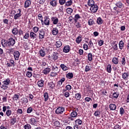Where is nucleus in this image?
<instances>
[{"label":"nucleus","instance_id":"nucleus-23","mask_svg":"<svg viewBox=\"0 0 129 129\" xmlns=\"http://www.w3.org/2000/svg\"><path fill=\"white\" fill-rule=\"evenodd\" d=\"M71 88H72L71 85H67L66 86V89H63L62 90L63 93H64V92H66V91H67V90H68L69 91L71 90Z\"/></svg>","mask_w":129,"mask_h":129},{"label":"nucleus","instance_id":"nucleus-14","mask_svg":"<svg viewBox=\"0 0 129 129\" xmlns=\"http://www.w3.org/2000/svg\"><path fill=\"white\" fill-rule=\"evenodd\" d=\"M49 4L51 7H53V8H56L57 7V5H58L57 0H51L49 2Z\"/></svg>","mask_w":129,"mask_h":129},{"label":"nucleus","instance_id":"nucleus-39","mask_svg":"<svg viewBox=\"0 0 129 129\" xmlns=\"http://www.w3.org/2000/svg\"><path fill=\"white\" fill-rule=\"evenodd\" d=\"M30 123L32 125H35V124H36V119H35V118H31L30 119Z\"/></svg>","mask_w":129,"mask_h":129},{"label":"nucleus","instance_id":"nucleus-6","mask_svg":"<svg viewBox=\"0 0 129 129\" xmlns=\"http://www.w3.org/2000/svg\"><path fill=\"white\" fill-rule=\"evenodd\" d=\"M65 108L63 107H58L55 110L56 114H62L64 112Z\"/></svg>","mask_w":129,"mask_h":129},{"label":"nucleus","instance_id":"nucleus-46","mask_svg":"<svg viewBox=\"0 0 129 129\" xmlns=\"http://www.w3.org/2000/svg\"><path fill=\"white\" fill-rule=\"evenodd\" d=\"M53 60H57V59H58V53L53 52Z\"/></svg>","mask_w":129,"mask_h":129},{"label":"nucleus","instance_id":"nucleus-12","mask_svg":"<svg viewBox=\"0 0 129 129\" xmlns=\"http://www.w3.org/2000/svg\"><path fill=\"white\" fill-rule=\"evenodd\" d=\"M115 6H116L117 8L118 9H123L124 7V5H123V4H122V3H121L120 1L117 2L115 4Z\"/></svg>","mask_w":129,"mask_h":129},{"label":"nucleus","instance_id":"nucleus-9","mask_svg":"<svg viewBox=\"0 0 129 129\" xmlns=\"http://www.w3.org/2000/svg\"><path fill=\"white\" fill-rule=\"evenodd\" d=\"M13 55L15 60H19V58L20 57V55H21V53H20V52H19V51L16 50L14 51Z\"/></svg>","mask_w":129,"mask_h":129},{"label":"nucleus","instance_id":"nucleus-17","mask_svg":"<svg viewBox=\"0 0 129 129\" xmlns=\"http://www.w3.org/2000/svg\"><path fill=\"white\" fill-rule=\"evenodd\" d=\"M45 81L43 80H40L37 82L38 86L39 87H43L44 86V83Z\"/></svg>","mask_w":129,"mask_h":129},{"label":"nucleus","instance_id":"nucleus-13","mask_svg":"<svg viewBox=\"0 0 129 129\" xmlns=\"http://www.w3.org/2000/svg\"><path fill=\"white\" fill-rule=\"evenodd\" d=\"M32 5V2L30 0H26L24 3V8L25 9H27V8H29L30 6Z\"/></svg>","mask_w":129,"mask_h":129},{"label":"nucleus","instance_id":"nucleus-61","mask_svg":"<svg viewBox=\"0 0 129 129\" xmlns=\"http://www.w3.org/2000/svg\"><path fill=\"white\" fill-rule=\"evenodd\" d=\"M17 113L19 114H23V110L22 109H18Z\"/></svg>","mask_w":129,"mask_h":129},{"label":"nucleus","instance_id":"nucleus-31","mask_svg":"<svg viewBox=\"0 0 129 129\" xmlns=\"http://www.w3.org/2000/svg\"><path fill=\"white\" fill-rule=\"evenodd\" d=\"M39 54L41 57H45L46 56V52L42 49L39 50Z\"/></svg>","mask_w":129,"mask_h":129},{"label":"nucleus","instance_id":"nucleus-49","mask_svg":"<svg viewBox=\"0 0 129 129\" xmlns=\"http://www.w3.org/2000/svg\"><path fill=\"white\" fill-rule=\"evenodd\" d=\"M22 103H24L25 104H27L28 102V99L27 98H23L21 99Z\"/></svg>","mask_w":129,"mask_h":129},{"label":"nucleus","instance_id":"nucleus-10","mask_svg":"<svg viewBox=\"0 0 129 129\" xmlns=\"http://www.w3.org/2000/svg\"><path fill=\"white\" fill-rule=\"evenodd\" d=\"M71 50V47L69 45H65L63 48V52L64 53H69Z\"/></svg>","mask_w":129,"mask_h":129},{"label":"nucleus","instance_id":"nucleus-32","mask_svg":"<svg viewBox=\"0 0 129 129\" xmlns=\"http://www.w3.org/2000/svg\"><path fill=\"white\" fill-rule=\"evenodd\" d=\"M18 33H19V30H18V28H14L12 30V34L16 36V35H18Z\"/></svg>","mask_w":129,"mask_h":129},{"label":"nucleus","instance_id":"nucleus-38","mask_svg":"<svg viewBox=\"0 0 129 129\" xmlns=\"http://www.w3.org/2000/svg\"><path fill=\"white\" fill-rule=\"evenodd\" d=\"M6 114L7 116L10 117L12 115V110L8 109L6 111Z\"/></svg>","mask_w":129,"mask_h":129},{"label":"nucleus","instance_id":"nucleus-56","mask_svg":"<svg viewBox=\"0 0 129 129\" xmlns=\"http://www.w3.org/2000/svg\"><path fill=\"white\" fill-rule=\"evenodd\" d=\"M24 129H30L31 128V125L30 124H27L24 126Z\"/></svg>","mask_w":129,"mask_h":129},{"label":"nucleus","instance_id":"nucleus-8","mask_svg":"<svg viewBox=\"0 0 129 129\" xmlns=\"http://www.w3.org/2000/svg\"><path fill=\"white\" fill-rule=\"evenodd\" d=\"M45 38V31L43 30H40L39 33V40H43Z\"/></svg>","mask_w":129,"mask_h":129},{"label":"nucleus","instance_id":"nucleus-48","mask_svg":"<svg viewBox=\"0 0 129 129\" xmlns=\"http://www.w3.org/2000/svg\"><path fill=\"white\" fill-rule=\"evenodd\" d=\"M88 24L89 26H92V25H94V21L93 19H90L88 21Z\"/></svg>","mask_w":129,"mask_h":129},{"label":"nucleus","instance_id":"nucleus-1","mask_svg":"<svg viewBox=\"0 0 129 129\" xmlns=\"http://www.w3.org/2000/svg\"><path fill=\"white\" fill-rule=\"evenodd\" d=\"M1 44L4 48H7V47L11 48L16 44V39L13 38H9L7 40L3 39L1 41Z\"/></svg>","mask_w":129,"mask_h":129},{"label":"nucleus","instance_id":"nucleus-43","mask_svg":"<svg viewBox=\"0 0 129 129\" xmlns=\"http://www.w3.org/2000/svg\"><path fill=\"white\" fill-rule=\"evenodd\" d=\"M56 46L57 48H60V47H61V46H62V42H61V41H60V40L56 41Z\"/></svg>","mask_w":129,"mask_h":129},{"label":"nucleus","instance_id":"nucleus-36","mask_svg":"<svg viewBox=\"0 0 129 129\" xmlns=\"http://www.w3.org/2000/svg\"><path fill=\"white\" fill-rule=\"evenodd\" d=\"M100 113H101L100 111L97 110L96 111H95V113H94V115L98 117H100Z\"/></svg>","mask_w":129,"mask_h":129},{"label":"nucleus","instance_id":"nucleus-44","mask_svg":"<svg viewBox=\"0 0 129 129\" xmlns=\"http://www.w3.org/2000/svg\"><path fill=\"white\" fill-rule=\"evenodd\" d=\"M37 17L38 18V20H39L40 21H41V24L42 25H43V16H42V14H39L38 15H37Z\"/></svg>","mask_w":129,"mask_h":129},{"label":"nucleus","instance_id":"nucleus-45","mask_svg":"<svg viewBox=\"0 0 129 129\" xmlns=\"http://www.w3.org/2000/svg\"><path fill=\"white\" fill-rule=\"evenodd\" d=\"M75 98L77 100H80V98H81V94L77 93L75 94Z\"/></svg>","mask_w":129,"mask_h":129},{"label":"nucleus","instance_id":"nucleus-21","mask_svg":"<svg viewBox=\"0 0 129 129\" xmlns=\"http://www.w3.org/2000/svg\"><path fill=\"white\" fill-rule=\"evenodd\" d=\"M47 85H48L49 88H50V89H53V88H54V87H55V84H54V83H53L52 82L48 83Z\"/></svg>","mask_w":129,"mask_h":129},{"label":"nucleus","instance_id":"nucleus-40","mask_svg":"<svg viewBox=\"0 0 129 129\" xmlns=\"http://www.w3.org/2000/svg\"><path fill=\"white\" fill-rule=\"evenodd\" d=\"M19 98H20V96L19 94H14L13 97V100H15L16 101H17Z\"/></svg>","mask_w":129,"mask_h":129},{"label":"nucleus","instance_id":"nucleus-18","mask_svg":"<svg viewBox=\"0 0 129 129\" xmlns=\"http://www.w3.org/2000/svg\"><path fill=\"white\" fill-rule=\"evenodd\" d=\"M8 67H12V66H15V61L13 59L10 60L9 62L7 63Z\"/></svg>","mask_w":129,"mask_h":129},{"label":"nucleus","instance_id":"nucleus-22","mask_svg":"<svg viewBox=\"0 0 129 129\" xmlns=\"http://www.w3.org/2000/svg\"><path fill=\"white\" fill-rule=\"evenodd\" d=\"M87 5L89 7H91L94 5H95V3L93 0H88Z\"/></svg>","mask_w":129,"mask_h":129},{"label":"nucleus","instance_id":"nucleus-20","mask_svg":"<svg viewBox=\"0 0 129 129\" xmlns=\"http://www.w3.org/2000/svg\"><path fill=\"white\" fill-rule=\"evenodd\" d=\"M109 108L111 110H115L116 109V105L114 104H110L109 105Z\"/></svg>","mask_w":129,"mask_h":129},{"label":"nucleus","instance_id":"nucleus-59","mask_svg":"<svg viewBox=\"0 0 129 129\" xmlns=\"http://www.w3.org/2000/svg\"><path fill=\"white\" fill-rule=\"evenodd\" d=\"M33 111V108L32 107H30L28 108L27 110V113H31Z\"/></svg>","mask_w":129,"mask_h":129},{"label":"nucleus","instance_id":"nucleus-16","mask_svg":"<svg viewBox=\"0 0 129 129\" xmlns=\"http://www.w3.org/2000/svg\"><path fill=\"white\" fill-rule=\"evenodd\" d=\"M129 74L128 73H124L122 74V78L124 79V80H127L128 79Z\"/></svg>","mask_w":129,"mask_h":129},{"label":"nucleus","instance_id":"nucleus-26","mask_svg":"<svg viewBox=\"0 0 129 129\" xmlns=\"http://www.w3.org/2000/svg\"><path fill=\"white\" fill-rule=\"evenodd\" d=\"M97 24H98V25H102V24H103V20L100 17H98L97 19Z\"/></svg>","mask_w":129,"mask_h":129},{"label":"nucleus","instance_id":"nucleus-15","mask_svg":"<svg viewBox=\"0 0 129 129\" xmlns=\"http://www.w3.org/2000/svg\"><path fill=\"white\" fill-rule=\"evenodd\" d=\"M51 33L53 36H56L59 33V30H58V28L56 27L53 28L52 30L51 31Z\"/></svg>","mask_w":129,"mask_h":129},{"label":"nucleus","instance_id":"nucleus-4","mask_svg":"<svg viewBox=\"0 0 129 129\" xmlns=\"http://www.w3.org/2000/svg\"><path fill=\"white\" fill-rule=\"evenodd\" d=\"M44 20H43L42 24L43 25H45V26H50V18H49V16H45L44 17Z\"/></svg>","mask_w":129,"mask_h":129},{"label":"nucleus","instance_id":"nucleus-62","mask_svg":"<svg viewBox=\"0 0 129 129\" xmlns=\"http://www.w3.org/2000/svg\"><path fill=\"white\" fill-rule=\"evenodd\" d=\"M121 62L122 65H125V63H126L125 57H122Z\"/></svg>","mask_w":129,"mask_h":129},{"label":"nucleus","instance_id":"nucleus-64","mask_svg":"<svg viewBox=\"0 0 129 129\" xmlns=\"http://www.w3.org/2000/svg\"><path fill=\"white\" fill-rule=\"evenodd\" d=\"M81 26H82V25H81L79 22H78L76 25V27L77 29H80V28H81Z\"/></svg>","mask_w":129,"mask_h":129},{"label":"nucleus","instance_id":"nucleus-2","mask_svg":"<svg viewBox=\"0 0 129 129\" xmlns=\"http://www.w3.org/2000/svg\"><path fill=\"white\" fill-rule=\"evenodd\" d=\"M2 83H3V84L1 86V88L4 90H7V89L9 88L8 85H10V83H11V80H10V79H6L5 81L2 82Z\"/></svg>","mask_w":129,"mask_h":129},{"label":"nucleus","instance_id":"nucleus-19","mask_svg":"<svg viewBox=\"0 0 129 129\" xmlns=\"http://www.w3.org/2000/svg\"><path fill=\"white\" fill-rule=\"evenodd\" d=\"M30 37L31 39H36L37 38V34L34 32H30Z\"/></svg>","mask_w":129,"mask_h":129},{"label":"nucleus","instance_id":"nucleus-30","mask_svg":"<svg viewBox=\"0 0 129 129\" xmlns=\"http://www.w3.org/2000/svg\"><path fill=\"white\" fill-rule=\"evenodd\" d=\"M73 4V1L72 0H69L68 2H66L65 6L66 7H70V6H72Z\"/></svg>","mask_w":129,"mask_h":129},{"label":"nucleus","instance_id":"nucleus-60","mask_svg":"<svg viewBox=\"0 0 129 129\" xmlns=\"http://www.w3.org/2000/svg\"><path fill=\"white\" fill-rule=\"evenodd\" d=\"M26 76L29 77V78H31L32 77V72H27L26 73Z\"/></svg>","mask_w":129,"mask_h":129},{"label":"nucleus","instance_id":"nucleus-28","mask_svg":"<svg viewBox=\"0 0 129 129\" xmlns=\"http://www.w3.org/2000/svg\"><path fill=\"white\" fill-rule=\"evenodd\" d=\"M17 122V118H12L10 119V124L14 125Z\"/></svg>","mask_w":129,"mask_h":129},{"label":"nucleus","instance_id":"nucleus-52","mask_svg":"<svg viewBox=\"0 0 129 129\" xmlns=\"http://www.w3.org/2000/svg\"><path fill=\"white\" fill-rule=\"evenodd\" d=\"M30 37V34L29 33L26 32L25 34V36H23V39H25L26 40H28L29 39V37Z\"/></svg>","mask_w":129,"mask_h":129},{"label":"nucleus","instance_id":"nucleus-41","mask_svg":"<svg viewBox=\"0 0 129 129\" xmlns=\"http://www.w3.org/2000/svg\"><path fill=\"white\" fill-rule=\"evenodd\" d=\"M66 12L69 15H70L71 14H72V13H73V9L70 8H67L66 10Z\"/></svg>","mask_w":129,"mask_h":129},{"label":"nucleus","instance_id":"nucleus-3","mask_svg":"<svg viewBox=\"0 0 129 129\" xmlns=\"http://www.w3.org/2000/svg\"><path fill=\"white\" fill-rule=\"evenodd\" d=\"M76 124L74 126V129H83L82 120L78 119L75 121Z\"/></svg>","mask_w":129,"mask_h":129},{"label":"nucleus","instance_id":"nucleus-51","mask_svg":"<svg viewBox=\"0 0 129 129\" xmlns=\"http://www.w3.org/2000/svg\"><path fill=\"white\" fill-rule=\"evenodd\" d=\"M70 116L71 117H76L77 116V113L73 111L70 114Z\"/></svg>","mask_w":129,"mask_h":129},{"label":"nucleus","instance_id":"nucleus-37","mask_svg":"<svg viewBox=\"0 0 129 129\" xmlns=\"http://www.w3.org/2000/svg\"><path fill=\"white\" fill-rule=\"evenodd\" d=\"M32 30L33 31V33L37 34V33L39 32V30H40V28L37 26H35L32 28Z\"/></svg>","mask_w":129,"mask_h":129},{"label":"nucleus","instance_id":"nucleus-33","mask_svg":"<svg viewBox=\"0 0 129 129\" xmlns=\"http://www.w3.org/2000/svg\"><path fill=\"white\" fill-rule=\"evenodd\" d=\"M112 62L117 65V64H118V58L117 57H113L112 59Z\"/></svg>","mask_w":129,"mask_h":129},{"label":"nucleus","instance_id":"nucleus-63","mask_svg":"<svg viewBox=\"0 0 129 129\" xmlns=\"http://www.w3.org/2000/svg\"><path fill=\"white\" fill-rule=\"evenodd\" d=\"M54 124L55 126L59 127L60 126V122H59L58 121H55L54 122Z\"/></svg>","mask_w":129,"mask_h":129},{"label":"nucleus","instance_id":"nucleus-57","mask_svg":"<svg viewBox=\"0 0 129 129\" xmlns=\"http://www.w3.org/2000/svg\"><path fill=\"white\" fill-rule=\"evenodd\" d=\"M90 69H91V67L90 66H86L85 67V71L86 72H88V71H89L90 70Z\"/></svg>","mask_w":129,"mask_h":129},{"label":"nucleus","instance_id":"nucleus-55","mask_svg":"<svg viewBox=\"0 0 129 129\" xmlns=\"http://www.w3.org/2000/svg\"><path fill=\"white\" fill-rule=\"evenodd\" d=\"M63 95L66 98L69 97V96H70V93L67 91L64 92Z\"/></svg>","mask_w":129,"mask_h":129},{"label":"nucleus","instance_id":"nucleus-29","mask_svg":"<svg viewBox=\"0 0 129 129\" xmlns=\"http://www.w3.org/2000/svg\"><path fill=\"white\" fill-rule=\"evenodd\" d=\"M44 101L45 102L48 101L49 99V94L47 92H45L44 94Z\"/></svg>","mask_w":129,"mask_h":129},{"label":"nucleus","instance_id":"nucleus-47","mask_svg":"<svg viewBox=\"0 0 129 129\" xmlns=\"http://www.w3.org/2000/svg\"><path fill=\"white\" fill-rule=\"evenodd\" d=\"M92 53H89L88 54V60H89V61H92Z\"/></svg>","mask_w":129,"mask_h":129},{"label":"nucleus","instance_id":"nucleus-24","mask_svg":"<svg viewBox=\"0 0 129 129\" xmlns=\"http://www.w3.org/2000/svg\"><path fill=\"white\" fill-rule=\"evenodd\" d=\"M60 67L63 71H67V70H68V67L64 64H61Z\"/></svg>","mask_w":129,"mask_h":129},{"label":"nucleus","instance_id":"nucleus-35","mask_svg":"<svg viewBox=\"0 0 129 129\" xmlns=\"http://www.w3.org/2000/svg\"><path fill=\"white\" fill-rule=\"evenodd\" d=\"M123 45H124L123 41L122 40L120 41L119 42V48L120 50H122L123 48Z\"/></svg>","mask_w":129,"mask_h":129},{"label":"nucleus","instance_id":"nucleus-53","mask_svg":"<svg viewBox=\"0 0 129 129\" xmlns=\"http://www.w3.org/2000/svg\"><path fill=\"white\" fill-rule=\"evenodd\" d=\"M119 94L116 92H114L113 94L112 97L113 98H117L119 96Z\"/></svg>","mask_w":129,"mask_h":129},{"label":"nucleus","instance_id":"nucleus-27","mask_svg":"<svg viewBox=\"0 0 129 129\" xmlns=\"http://www.w3.org/2000/svg\"><path fill=\"white\" fill-rule=\"evenodd\" d=\"M74 76V75H73V73H68L66 75L67 78H68L69 79H72V78H73Z\"/></svg>","mask_w":129,"mask_h":129},{"label":"nucleus","instance_id":"nucleus-54","mask_svg":"<svg viewBox=\"0 0 129 129\" xmlns=\"http://www.w3.org/2000/svg\"><path fill=\"white\" fill-rule=\"evenodd\" d=\"M119 113L121 115H122L124 113V109H123V108H120Z\"/></svg>","mask_w":129,"mask_h":129},{"label":"nucleus","instance_id":"nucleus-7","mask_svg":"<svg viewBox=\"0 0 129 129\" xmlns=\"http://www.w3.org/2000/svg\"><path fill=\"white\" fill-rule=\"evenodd\" d=\"M90 10L92 13H96L98 11V6L96 4H94L91 6Z\"/></svg>","mask_w":129,"mask_h":129},{"label":"nucleus","instance_id":"nucleus-34","mask_svg":"<svg viewBox=\"0 0 129 129\" xmlns=\"http://www.w3.org/2000/svg\"><path fill=\"white\" fill-rule=\"evenodd\" d=\"M82 41V36H78L76 39V42L77 43V44H80V42Z\"/></svg>","mask_w":129,"mask_h":129},{"label":"nucleus","instance_id":"nucleus-5","mask_svg":"<svg viewBox=\"0 0 129 129\" xmlns=\"http://www.w3.org/2000/svg\"><path fill=\"white\" fill-rule=\"evenodd\" d=\"M21 17H22V9H19L17 11V14L14 15V20H19Z\"/></svg>","mask_w":129,"mask_h":129},{"label":"nucleus","instance_id":"nucleus-58","mask_svg":"<svg viewBox=\"0 0 129 129\" xmlns=\"http://www.w3.org/2000/svg\"><path fill=\"white\" fill-rule=\"evenodd\" d=\"M59 4L62 6L64 4H66V0H59Z\"/></svg>","mask_w":129,"mask_h":129},{"label":"nucleus","instance_id":"nucleus-25","mask_svg":"<svg viewBox=\"0 0 129 129\" xmlns=\"http://www.w3.org/2000/svg\"><path fill=\"white\" fill-rule=\"evenodd\" d=\"M79 19H81V16H80V15L78 14H76L75 15V19H74L75 22L77 23V22H78Z\"/></svg>","mask_w":129,"mask_h":129},{"label":"nucleus","instance_id":"nucleus-42","mask_svg":"<svg viewBox=\"0 0 129 129\" xmlns=\"http://www.w3.org/2000/svg\"><path fill=\"white\" fill-rule=\"evenodd\" d=\"M50 71V69L49 68H46L44 69L43 73L44 74H48Z\"/></svg>","mask_w":129,"mask_h":129},{"label":"nucleus","instance_id":"nucleus-11","mask_svg":"<svg viewBox=\"0 0 129 129\" xmlns=\"http://www.w3.org/2000/svg\"><path fill=\"white\" fill-rule=\"evenodd\" d=\"M51 22L53 25H57L59 22V19L56 17H52L51 18Z\"/></svg>","mask_w":129,"mask_h":129},{"label":"nucleus","instance_id":"nucleus-50","mask_svg":"<svg viewBox=\"0 0 129 129\" xmlns=\"http://www.w3.org/2000/svg\"><path fill=\"white\" fill-rule=\"evenodd\" d=\"M107 71L108 73H110L111 72V65L108 64L107 66Z\"/></svg>","mask_w":129,"mask_h":129}]
</instances>
